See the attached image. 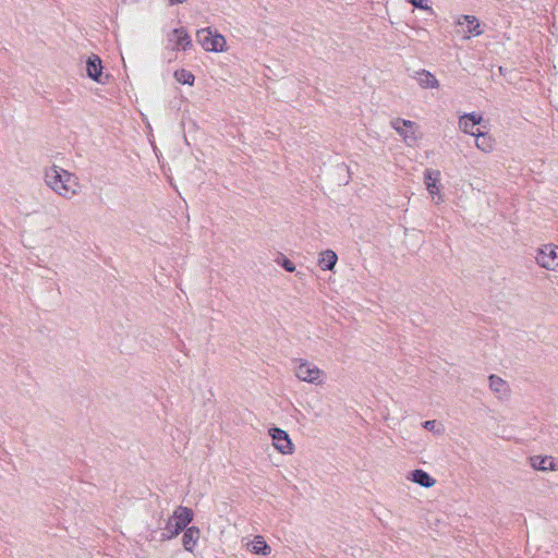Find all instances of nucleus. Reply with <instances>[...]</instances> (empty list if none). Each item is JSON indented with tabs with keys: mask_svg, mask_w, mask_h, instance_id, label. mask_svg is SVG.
<instances>
[{
	"mask_svg": "<svg viewBox=\"0 0 558 558\" xmlns=\"http://www.w3.org/2000/svg\"><path fill=\"white\" fill-rule=\"evenodd\" d=\"M174 78L181 84L191 86L194 84L195 81V76L192 74V72L185 69L177 70L174 72Z\"/></svg>",
	"mask_w": 558,
	"mask_h": 558,
	"instance_id": "nucleus-20",
	"label": "nucleus"
},
{
	"mask_svg": "<svg viewBox=\"0 0 558 558\" xmlns=\"http://www.w3.org/2000/svg\"><path fill=\"white\" fill-rule=\"evenodd\" d=\"M536 262L543 268L555 270L558 267V246L554 244L544 245L538 250Z\"/></svg>",
	"mask_w": 558,
	"mask_h": 558,
	"instance_id": "nucleus-6",
	"label": "nucleus"
},
{
	"mask_svg": "<svg viewBox=\"0 0 558 558\" xmlns=\"http://www.w3.org/2000/svg\"><path fill=\"white\" fill-rule=\"evenodd\" d=\"M252 551L257 555L266 556L270 554L271 548L262 536H256L252 543Z\"/></svg>",
	"mask_w": 558,
	"mask_h": 558,
	"instance_id": "nucleus-19",
	"label": "nucleus"
},
{
	"mask_svg": "<svg viewBox=\"0 0 558 558\" xmlns=\"http://www.w3.org/2000/svg\"><path fill=\"white\" fill-rule=\"evenodd\" d=\"M489 388L490 390L499 398V399H508L510 396V387L506 380L501 377L492 374L488 377Z\"/></svg>",
	"mask_w": 558,
	"mask_h": 558,
	"instance_id": "nucleus-9",
	"label": "nucleus"
},
{
	"mask_svg": "<svg viewBox=\"0 0 558 558\" xmlns=\"http://www.w3.org/2000/svg\"><path fill=\"white\" fill-rule=\"evenodd\" d=\"M416 80L422 88H438L439 82L429 71L421 70L416 72Z\"/></svg>",
	"mask_w": 558,
	"mask_h": 558,
	"instance_id": "nucleus-14",
	"label": "nucleus"
},
{
	"mask_svg": "<svg viewBox=\"0 0 558 558\" xmlns=\"http://www.w3.org/2000/svg\"><path fill=\"white\" fill-rule=\"evenodd\" d=\"M194 513L191 508L179 506L168 519L159 541L165 542L178 536L193 521Z\"/></svg>",
	"mask_w": 558,
	"mask_h": 558,
	"instance_id": "nucleus-2",
	"label": "nucleus"
},
{
	"mask_svg": "<svg viewBox=\"0 0 558 558\" xmlns=\"http://www.w3.org/2000/svg\"><path fill=\"white\" fill-rule=\"evenodd\" d=\"M295 376L302 380L314 385L323 384L324 372L308 361H300L295 368Z\"/></svg>",
	"mask_w": 558,
	"mask_h": 558,
	"instance_id": "nucleus-4",
	"label": "nucleus"
},
{
	"mask_svg": "<svg viewBox=\"0 0 558 558\" xmlns=\"http://www.w3.org/2000/svg\"><path fill=\"white\" fill-rule=\"evenodd\" d=\"M187 0H169L170 4H181L186 2Z\"/></svg>",
	"mask_w": 558,
	"mask_h": 558,
	"instance_id": "nucleus-26",
	"label": "nucleus"
},
{
	"mask_svg": "<svg viewBox=\"0 0 558 558\" xmlns=\"http://www.w3.org/2000/svg\"><path fill=\"white\" fill-rule=\"evenodd\" d=\"M407 1L409 3H411L416 9H421V10L429 12L430 14H434V10L430 5H428L427 0H407Z\"/></svg>",
	"mask_w": 558,
	"mask_h": 558,
	"instance_id": "nucleus-21",
	"label": "nucleus"
},
{
	"mask_svg": "<svg viewBox=\"0 0 558 558\" xmlns=\"http://www.w3.org/2000/svg\"><path fill=\"white\" fill-rule=\"evenodd\" d=\"M172 36L175 37V48L187 50L192 47V39L184 27L174 28Z\"/></svg>",
	"mask_w": 558,
	"mask_h": 558,
	"instance_id": "nucleus-15",
	"label": "nucleus"
},
{
	"mask_svg": "<svg viewBox=\"0 0 558 558\" xmlns=\"http://www.w3.org/2000/svg\"><path fill=\"white\" fill-rule=\"evenodd\" d=\"M155 534H157V531H151L150 536H149V539H150V541H153V539H155V538H156V535H155Z\"/></svg>",
	"mask_w": 558,
	"mask_h": 558,
	"instance_id": "nucleus-27",
	"label": "nucleus"
},
{
	"mask_svg": "<svg viewBox=\"0 0 558 558\" xmlns=\"http://www.w3.org/2000/svg\"><path fill=\"white\" fill-rule=\"evenodd\" d=\"M201 537V530L197 526H186L183 531L182 545L186 551L193 553Z\"/></svg>",
	"mask_w": 558,
	"mask_h": 558,
	"instance_id": "nucleus-10",
	"label": "nucleus"
},
{
	"mask_svg": "<svg viewBox=\"0 0 558 558\" xmlns=\"http://www.w3.org/2000/svg\"><path fill=\"white\" fill-rule=\"evenodd\" d=\"M459 25L466 24V33L473 36L483 34V28L474 15H461L457 22Z\"/></svg>",
	"mask_w": 558,
	"mask_h": 558,
	"instance_id": "nucleus-12",
	"label": "nucleus"
},
{
	"mask_svg": "<svg viewBox=\"0 0 558 558\" xmlns=\"http://www.w3.org/2000/svg\"><path fill=\"white\" fill-rule=\"evenodd\" d=\"M87 76L98 83H105L102 80V63L97 54H92L86 61Z\"/></svg>",
	"mask_w": 558,
	"mask_h": 558,
	"instance_id": "nucleus-8",
	"label": "nucleus"
},
{
	"mask_svg": "<svg viewBox=\"0 0 558 558\" xmlns=\"http://www.w3.org/2000/svg\"><path fill=\"white\" fill-rule=\"evenodd\" d=\"M269 435L272 438V442L275 448L282 454H291L293 453L294 447L290 439L289 434L279 428L272 427L269 429Z\"/></svg>",
	"mask_w": 558,
	"mask_h": 558,
	"instance_id": "nucleus-7",
	"label": "nucleus"
},
{
	"mask_svg": "<svg viewBox=\"0 0 558 558\" xmlns=\"http://www.w3.org/2000/svg\"><path fill=\"white\" fill-rule=\"evenodd\" d=\"M440 172L438 170L426 169L424 171V181L427 187V191L434 195L439 192L437 186V182L439 181Z\"/></svg>",
	"mask_w": 558,
	"mask_h": 558,
	"instance_id": "nucleus-16",
	"label": "nucleus"
},
{
	"mask_svg": "<svg viewBox=\"0 0 558 558\" xmlns=\"http://www.w3.org/2000/svg\"><path fill=\"white\" fill-rule=\"evenodd\" d=\"M470 121L464 118V114L460 118L459 120V126L460 129L464 132V133H468V134H471L472 136L475 135L476 132L473 131V129L470 128Z\"/></svg>",
	"mask_w": 558,
	"mask_h": 558,
	"instance_id": "nucleus-24",
	"label": "nucleus"
},
{
	"mask_svg": "<svg viewBox=\"0 0 558 558\" xmlns=\"http://www.w3.org/2000/svg\"><path fill=\"white\" fill-rule=\"evenodd\" d=\"M464 118H466L471 123H470V128L471 129H474L475 125H478L481 124V122L483 121V118L481 114H477L475 112H471V113H465L464 114Z\"/></svg>",
	"mask_w": 558,
	"mask_h": 558,
	"instance_id": "nucleus-23",
	"label": "nucleus"
},
{
	"mask_svg": "<svg viewBox=\"0 0 558 558\" xmlns=\"http://www.w3.org/2000/svg\"><path fill=\"white\" fill-rule=\"evenodd\" d=\"M532 466L536 470L547 471V470H556L555 462L551 457H539L535 456L531 458Z\"/></svg>",
	"mask_w": 558,
	"mask_h": 558,
	"instance_id": "nucleus-18",
	"label": "nucleus"
},
{
	"mask_svg": "<svg viewBox=\"0 0 558 558\" xmlns=\"http://www.w3.org/2000/svg\"><path fill=\"white\" fill-rule=\"evenodd\" d=\"M136 0H122V2L124 3H128V2H135Z\"/></svg>",
	"mask_w": 558,
	"mask_h": 558,
	"instance_id": "nucleus-28",
	"label": "nucleus"
},
{
	"mask_svg": "<svg viewBox=\"0 0 558 558\" xmlns=\"http://www.w3.org/2000/svg\"><path fill=\"white\" fill-rule=\"evenodd\" d=\"M474 136L475 145L481 151L488 154L494 150L495 140L487 132L477 130Z\"/></svg>",
	"mask_w": 558,
	"mask_h": 558,
	"instance_id": "nucleus-11",
	"label": "nucleus"
},
{
	"mask_svg": "<svg viewBox=\"0 0 558 558\" xmlns=\"http://www.w3.org/2000/svg\"><path fill=\"white\" fill-rule=\"evenodd\" d=\"M45 182L60 196L70 199L77 193L76 178L69 171L52 166L45 172Z\"/></svg>",
	"mask_w": 558,
	"mask_h": 558,
	"instance_id": "nucleus-1",
	"label": "nucleus"
},
{
	"mask_svg": "<svg viewBox=\"0 0 558 558\" xmlns=\"http://www.w3.org/2000/svg\"><path fill=\"white\" fill-rule=\"evenodd\" d=\"M197 43L210 52H221L225 50L226 38L221 34H214L210 27L202 28L196 33Z\"/></svg>",
	"mask_w": 558,
	"mask_h": 558,
	"instance_id": "nucleus-3",
	"label": "nucleus"
},
{
	"mask_svg": "<svg viewBox=\"0 0 558 558\" xmlns=\"http://www.w3.org/2000/svg\"><path fill=\"white\" fill-rule=\"evenodd\" d=\"M409 478L424 488H429L436 483L435 478L422 469L412 471Z\"/></svg>",
	"mask_w": 558,
	"mask_h": 558,
	"instance_id": "nucleus-13",
	"label": "nucleus"
},
{
	"mask_svg": "<svg viewBox=\"0 0 558 558\" xmlns=\"http://www.w3.org/2000/svg\"><path fill=\"white\" fill-rule=\"evenodd\" d=\"M437 422L435 420L425 421L423 427L427 430H434Z\"/></svg>",
	"mask_w": 558,
	"mask_h": 558,
	"instance_id": "nucleus-25",
	"label": "nucleus"
},
{
	"mask_svg": "<svg viewBox=\"0 0 558 558\" xmlns=\"http://www.w3.org/2000/svg\"><path fill=\"white\" fill-rule=\"evenodd\" d=\"M277 263L280 264L282 268L288 272L295 271V265L283 255H280V257L277 259Z\"/></svg>",
	"mask_w": 558,
	"mask_h": 558,
	"instance_id": "nucleus-22",
	"label": "nucleus"
},
{
	"mask_svg": "<svg viewBox=\"0 0 558 558\" xmlns=\"http://www.w3.org/2000/svg\"><path fill=\"white\" fill-rule=\"evenodd\" d=\"M338 260L337 254L331 250H326L322 253L318 260V266L323 270H331Z\"/></svg>",
	"mask_w": 558,
	"mask_h": 558,
	"instance_id": "nucleus-17",
	"label": "nucleus"
},
{
	"mask_svg": "<svg viewBox=\"0 0 558 558\" xmlns=\"http://www.w3.org/2000/svg\"><path fill=\"white\" fill-rule=\"evenodd\" d=\"M391 126L396 132L403 137L408 145H413L417 136L415 135L416 124L413 121L397 118L391 120Z\"/></svg>",
	"mask_w": 558,
	"mask_h": 558,
	"instance_id": "nucleus-5",
	"label": "nucleus"
}]
</instances>
